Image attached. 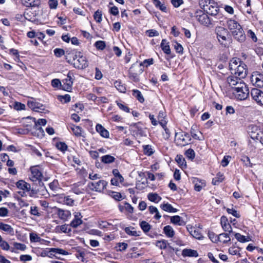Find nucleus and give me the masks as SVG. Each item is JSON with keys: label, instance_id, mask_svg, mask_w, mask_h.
I'll return each instance as SVG.
<instances>
[{"label": "nucleus", "instance_id": "f257e3e1", "mask_svg": "<svg viewBox=\"0 0 263 263\" xmlns=\"http://www.w3.org/2000/svg\"><path fill=\"white\" fill-rule=\"evenodd\" d=\"M227 26L232 35L238 41H245L246 35L241 25L235 20L230 19L227 21Z\"/></svg>", "mask_w": 263, "mask_h": 263}, {"label": "nucleus", "instance_id": "f03ea898", "mask_svg": "<svg viewBox=\"0 0 263 263\" xmlns=\"http://www.w3.org/2000/svg\"><path fill=\"white\" fill-rule=\"evenodd\" d=\"M199 5L201 9L208 14L216 16L220 18L221 14L219 13V7L217 4L213 0H199Z\"/></svg>", "mask_w": 263, "mask_h": 263}, {"label": "nucleus", "instance_id": "7ed1b4c3", "mask_svg": "<svg viewBox=\"0 0 263 263\" xmlns=\"http://www.w3.org/2000/svg\"><path fill=\"white\" fill-rule=\"evenodd\" d=\"M229 67L232 73L242 79L247 76L246 65L241 63L239 59L233 58L230 62Z\"/></svg>", "mask_w": 263, "mask_h": 263}, {"label": "nucleus", "instance_id": "20e7f679", "mask_svg": "<svg viewBox=\"0 0 263 263\" xmlns=\"http://www.w3.org/2000/svg\"><path fill=\"white\" fill-rule=\"evenodd\" d=\"M20 123V127L17 128V133L21 134H26L32 129V127L37 126L35 119L29 117L23 118Z\"/></svg>", "mask_w": 263, "mask_h": 263}, {"label": "nucleus", "instance_id": "39448f33", "mask_svg": "<svg viewBox=\"0 0 263 263\" xmlns=\"http://www.w3.org/2000/svg\"><path fill=\"white\" fill-rule=\"evenodd\" d=\"M233 93L237 99L243 100L249 96V90L245 83L239 84V86L234 88Z\"/></svg>", "mask_w": 263, "mask_h": 263}, {"label": "nucleus", "instance_id": "423d86ee", "mask_svg": "<svg viewBox=\"0 0 263 263\" xmlns=\"http://www.w3.org/2000/svg\"><path fill=\"white\" fill-rule=\"evenodd\" d=\"M248 132L253 140H258L263 145V130L256 125L251 124L248 127Z\"/></svg>", "mask_w": 263, "mask_h": 263}, {"label": "nucleus", "instance_id": "0eeeda50", "mask_svg": "<svg viewBox=\"0 0 263 263\" xmlns=\"http://www.w3.org/2000/svg\"><path fill=\"white\" fill-rule=\"evenodd\" d=\"M143 72V68L138 63L132 65L128 71V77L130 80L135 82L140 81V75Z\"/></svg>", "mask_w": 263, "mask_h": 263}, {"label": "nucleus", "instance_id": "6e6552de", "mask_svg": "<svg viewBox=\"0 0 263 263\" xmlns=\"http://www.w3.org/2000/svg\"><path fill=\"white\" fill-rule=\"evenodd\" d=\"M215 31L219 42L224 47L227 46L229 43L228 30L224 28L218 27L216 28Z\"/></svg>", "mask_w": 263, "mask_h": 263}, {"label": "nucleus", "instance_id": "1a4fd4ad", "mask_svg": "<svg viewBox=\"0 0 263 263\" xmlns=\"http://www.w3.org/2000/svg\"><path fill=\"white\" fill-rule=\"evenodd\" d=\"M191 139L190 135L186 132L180 131L175 134V141L178 146H184L188 144Z\"/></svg>", "mask_w": 263, "mask_h": 263}, {"label": "nucleus", "instance_id": "9d476101", "mask_svg": "<svg viewBox=\"0 0 263 263\" xmlns=\"http://www.w3.org/2000/svg\"><path fill=\"white\" fill-rule=\"evenodd\" d=\"M194 17L198 22L205 26L211 25V21L208 15L200 9H197L195 12Z\"/></svg>", "mask_w": 263, "mask_h": 263}, {"label": "nucleus", "instance_id": "9b49d317", "mask_svg": "<svg viewBox=\"0 0 263 263\" xmlns=\"http://www.w3.org/2000/svg\"><path fill=\"white\" fill-rule=\"evenodd\" d=\"M251 96L256 103L260 106H263V91L257 88L251 90Z\"/></svg>", "mask_w": 263, "mask_h": 263}, {"label": "nucleus", "instance_id": "f8f14e48", "mask_svg": "<svg viewBox=\"0 0 263 263\" xmlns=\"http://www.w3.org/2000/svg\"><path fill=\"white\" fill-rule=\"evenodd\" d=\"M73 75L71 72H69L67 77L62 80L61 87L65 91H70L73 83Z\"/></svg>", "mask_w": 263, "mask_h": 263}, {"label": "nucleus", "instance_id": "ddd939ff", "mask_svg": "<svg viewBox=\"0 0 263 263\" xmlns=\"http://www.w3.org/2000/svg\"><path fill=\"white\" fill-rule=\"evenodd\" d=\"M31 189V185L30 184L27 183L23 180H19L17 181V195H20L22 197H24L27 195V192H29Z\"/></svg>", "mask_w": 263, "mask_h": 263}, {"label": "nucleus", "instance_id": "4468645a", "mask_svg": "<svg viewBox=\"0 0 263 263\" xmlns=\"http://www.w3.org/2000/svg\"><path fill=\"white\" fill-rule=\"evenodd\" d=\"M31 175H30V179L34 182L36 181H41L43 177V174L39 168V166H33L30 167Z\"/></svg>", "mask_w": 263, "mask_h": 263}, {"label": "nucleus", "instance_id": "2eb2a0df", "mask_svg": "<svg viewBox=\"0 0 263 263\" xmlns=\"http://www.w3.org/2000/svg\"><path fill=\"white\" fill-rule=\"evenodd\" d=\"M251 82L253 85L263 87V74L258 71L253 72L251 77Z\"/></svg>", "mask_w": 263, "mask_h": 263}, {"label": "nucleus", "instance_id": "dca6fc26", "mask_svg": "<svg viewBox=\"0 0 263 263\" xmlns=\"http://www.w3.org/2000/svg\"><path fill=\"white\" fill-rule=\"evenodd\" d=\"M107 182L105 180H99L96 182H91L88 184L89 189L96 192H102L106 187Z\"/></svg>", "mask_w": 263, "mask_h": 263}, {"label": "nucleus", "instance_id": "f3484780", "mask_svg": "<svg viewBox=\"0 0 263 263\" xmlns=\"http://www.w3.org/2000/svg\"><path fill=\"white\" fill-rule=\"evenodd\" d=\"M28 105L30 108L36 112H42L45 110V106L35 101H29Z\"/></svg>", "mask_w": 263, "mask_h": 263}, {"label": "nucleus", "instance_id": "a211bd4d", "mask_svg": "<svg viewBox=\"0 0 263 263\" xmlns=\"http://www.w3.org/2000/svg\"><path fill=\"white\" fill-rule=\"evenodd\" d=\"M58 202L68 206H73L74 200L70 196H66L64 194L59 195L58 197Z\"/></svg>", "mask_w": 263, "mask_h": 263}, {"label": "nucleus", "instance_id": "6ab92c4d", "mask_svg": "<svg viewBox=\"0 0 263 263\" xmlns=\"http://www.w3.org/2000/svg\"><path fill=\"white\" fill-rule=\"evenodd\" d=\"M238 77L236 76H231L227 78V82L233 90L235 87L239 86V84L243 83L241 78Z\"/></svg>", "mask_w": 263, "mask_h": 263}, {"label": "nucleus", "instance_id": "aec40b11", "mask_svg": "<svg viewBox=\"0 0 263 263\" xmlns=\"http://www.w3.org/2000/svg\"><path fill=\"white\" fill-rule=\"evenodd\" d=\"M188 231L190 233V234L194 237V238L198 239H201L203 238L202 234L201 233V230L197 228L193 227L190 226H188L186 227Z\"/></svg>", "mask_w": 263, "mask_h": 263}, {"label": "nucleus", "instance_id": "412c9836", "mask_svg": "<svg viewBox=\"0 0 263 263\" xmlns=\"http://www.w3.org/2000/svg\"><path fill=\"white\" fill-rule=\"evenodd\" d=\"M57 214L61 219L64 221L68 220L71 216V213L70 211L64 210L61 209L58 210Z\"/></svg>", "mask_w": 263, "mask_h": 263}, {"label": "nucleus", "instance_id": "4be33fe9", "mask_svg": "<svg viewBox=\"0 0 263 263\" xmlns=\"http://www.w3.org/2000/svg\"><path fill=\"white\" fill-rule=\"evenodd\" d=\"M74 64L79 69H84L88 66L86 58L83 56H79Z\"/></svg>", "mask_w": 263, "mask_h": 263}, {"label": "nucleus", "instance_id": "5701e85b", "mask_svg": "<svg viewBox=\"0 0 263 263\" xmlns=\"http://www.w3.org/2000/svg\"><path fill=\"white\" fill-rule=\"evenodd\" d=\"M171 223L178 226H183L185 225V222L179 215L171 216L170 218Z\"/></svg>", "mask_w": 263, "mask_h": 263}, {"label": "nucleus", "instance_id": "b1692460", "mask_svg": "<svg viewBox=\"0 0 263 263\" xmlns=\"http://www.w3.org/2000/svg\"><path fill=\"white\" fill-rule=\"evenodd\" d=\"M96 131L103 138H108L109 137L108 131L101 124H97L96 126Z\"/></svg>", "mask_w": 263, "mask_h": 263}, {"label": "nucleus", "instance_id": "393cba45", "mask_svg": "<svg viewBox=\"0 0 263 263\" xmlns=\"http://www.w3.org/2000/svg\"><path fill=\"white\" fill-rule=\"evenodd\" d=\"M193 182L194 183V188L197 192L200 191L203 187L205 186V182L204 180H199L197 178H193Z\"/></svg>", "mask_w": 263, "mask_h": 263}, {"label": "nucleus", "instance_id": "a878e982", "mask_svg": "<svg viewBox=\"0 0 263 263\" xmlns=\"http://www.w3.org/2000/svg\"><path fill=\"white\" fill-rule=\"evenodd\" d=\"M221 224L222 228L225 231L229 232L231 233L232 232V229L230 225V224L228 222V219L226 217L222 216L221 217Z\"/></svg>", "mask_w": 263, "mask_h": 263}, {"label": "nucleus", "instance_id": "bb28decb", "mask_svg": "<svg viewBox=\"0 0 263 263\" xmlns=\"http://www.w3.org/2000/svg\"><path fill=\"white\" fill-rule=\"evenodd\" d=\"M21 3L28 7H35L40 4V0H21Z\"/></svg>", "mask_w": 263, "mask_h": 263}, {"label": "nucleus", "instance_id": "cd10ccee", "mask_svg": "<svg viewBox=\"0 0 263 263\" xmlns=\"http://www.w3.org/2000/svg\"><path fill=\"white\" fill-rule=\"evenodd\" d=\"M46 120L44 119H39L37 122L36 123V124L37 126H34V128L36 129L37 131H39V134L37 135V136H42L44 134V132L43 129V128L40 126V125H45L46 124Z\"/></svg>", "mask_w": 263, "mask_h": 263}, {"label": "nucleus", "instance_id": "c85d7f7f", "mask_svg": "<svg viewBox=\"0 0 263 263\" xmlns=\"http://www.w3.org/2000/svg\"><path fill=\"white\" fill-rule=\"evenodd\" d=\"M182 255L183 257H195L198 256V253L196 250L191 249H185L182 252Z\"/></svg>", "mask_w": 263, "mask_h": 263}, {"label": "nucleus", "instance_id": "c756f323", "mask_svg": "<svg viewBox=\"0 0 263 263\" xmlns=\"http://www.w3.org/2000/svg\"><path fill=\"white\" fill-rule=\"evenodd\" d=\"M163 232L168 238L173 237L175 233L173 227L170 225L165 226L163 229Z\"/></svg>", "mask_w": 263, "mask_h": 263}, {"label": "nucleus", "instance_id": "7c9ffc66", "mask_svg": "<svg viewBox=\"0 0 263 263\" xmlns=\"http://www.w3.org/2000/svg\"><path fill=\"white\" fill-rule=\"evenodd\" d=\"M55 232L56 233H69L71 232V229L69 225L65 224L62 226H58L55 228Z\"/></svg>", "mask_w": 263, "mask_h": 263}, {"label": "nucleus", "instance_id": "2f4dec72", "mask_svg": "<svg viewBox=\"0 0 263 263\" xmlns=\"http://www.w3.org/2000/svg\"><path fill=\"white\" fill-rule=\"evenodd\" d=\"M160 207L163 210L170 213H176L178 211L177 209L173 208L172 205L168 203L162 204Z\"/></svg>", "mask_w": 263, "mask_h": 263}, {"label": "nucleus", "instance_id": "473e14b6", "mask_svg": "<svg viewBox=\"0 0 263 263\" xmlns=\"http://www.w3.org/2000/svg\"><path fill=\"white\" fill-rule=\"evenodd\" d=\"M148 199L155 203H158L161 200V197L157 193H149L147 195Z\"/></svg>", "mask_w": 263, "mask_h": 263}, {"label": "nucleus", "instance_id": "72a5a7b5", "mask_svg": "<svg viewBox=\"0 0 263 263\" xmlns=\"http://www.w3.org/2000/svg\"><path fill=\"white\" fill-rule=\"evenodd\" d=\"M161 47L165 53L167 54H170L171 53L170 45H168V43L166 41V40L163 39L162 40L161 43Z\"/></svg>", "mask_w": 263, "mask_h": 263}, {"label": "nucleus", "instance_id": "f704fd0d", "mask_svg": "<svg viewBox=\"0 0 263 263\" xmlns=\"http://www.w3.org/2000/svg\"><path fill=\"white\" fill-rule=\"evenodd\" d=\"M124 182V178L122 176H118V177H114L111 179V184L115 186H119Z\"/></svg>", "mask_w": 263, "mask_h": 263}, {"label": "nucleus", "instance_id": "c9c22d12", "mask_svg": "<svg viewBox=\"0 0 263 263\" xmlns=\"http://www.w3.org/2000/svg\"><path fill=\"white\" fill-rule=\"evenodd\" d=\"M176 162L182 168H184L186 167V164L185 159L181 155H177L175 159Z\"/></svg>", "mask_w": 263, "mask_h": 263}, {"label": "nucleus", "instance_id": "e433bc0d", "mask_svg": "<svg viewBox=\"0 0 263 263\" xmlns=\"http://www.w3.org/2000/svg\"><path fill=\"white\" fill-rule=\"evenodd\" d=\"M115 158L110 155H106L101 157V162L105 164H109L115 161Z\"/></svg>", "mask_w": 263, "mask_h": 263}, {"label": "nucleus", "instance_id": "4c0bfd02", "mask_svg": "<svg viewBox=\"0 0 263 263\" xmlns=\"http://www.w3.org/2000/svg\"><path fill=\"white\" fill-rule=\"evenodd\" d=\"M49 253L51 255H52V253H58L63 255H67L68 254V252L60 248H50L49 249Z\"/></svg>", "mask_w": 263, "mask_h": 263}, {"label": "nucleus", "instance_id": "58836bf2", "mask_svg": "<svg viewBox=\"0 0 263 263\" xmlns=\"http://www.w3.org/2000/svg\"><path fill=\"white\" fill-rule=\"evenodd\" d=\"M133 93L132 95L134 97H135L141 103H142L144 101V99L141 93V92L137 90V89H134L133 90Z\"/></svg>", "mask_w": 263, "mask_h": 263}, {"label": "nucleus", "instance_id": "ea45409f", "mask_svg": "<svg viewBox=\"0 0 263 263\" xmlns=\"http://www.w3.org/2000/svg\"><path fill=\"white\" fill-rule=\"evenodd\" d=\"M240 248L235 246H233L229 249V254L232 255H238L240 256Z\"/></svg>", "mask_w": 263, "mask_h": 263}, {"label": "nucleus", "instance_id": "a19ab883", "mask_svg": "<svg viewBox=\"0 0 263 263\" xmlns=\"http://www.w3.org/2000/svg\"><path fill=\"white\" fill-rule=\"evenodd\" d=\"M165 114L163 111H160L159 113L158 119L159 120V124L162 126H164L165 124H166L167 122L165 120Z\"/></svg>", "mask_w": 263, "mask_h": 263}, {"label": "nucleus", "instance_id": "79ce46f5", "mask_svg": "<svg viewBox=\"0 0 263 263\" xmlns=\"http://www.w3.org/2000/svg\"><path fill=\"white\" fill-rule=\"evenodd\" d=\"M224 179V175L222 173H218L216 177L213 179L212 183L214 185H216L220 182H221Z\"/></svg>", "mask_w": 263, "mask_h": 263}, {"label": "nucleus", "instance_id": "37998d69", "mask_svg": "<svg viewBox=\"0 0 263 263\" xmlns=\"http://www.w3.org/2000/svg\"><path fill=\"white\" fill-rule=\"evenodd\" d=\"M218 241L223 243H227L230 241V238L229 235L227 233H221L218 235Z\"/></svg>", "mask_w": 263, "mask_h": 263}, {"label": "nucleus", "instance_id": "c03bdc74", "mask_svg": "<svg viewBox=\"0 0 263 263\" xmlns=\"http://www.w3.org/2000/svg\"><path fill=\"white\" fill-rule=\"evenodd\" d=\"M119 208L121 212L125 210L129 213H133L134 211L133 207L127 202H125L124 206H120Z\"/></svg>", "mask_w": 263, "mask_h": 263}, {"label": "nucleus", "instance_id": "a18cd8bd", "mask_svg": "<svg viewBox=\"0 0 263 263\" xmlns=\"http://www.w3.org/2000/svg\"><path fill=\"white\" fill-rule=\"evenodd\" d=\"M115 87L121 92H125L126 88L125 86L120 81H116L114 83Z\"/></svg>", "mask_w": 263, "mask_h": 263}, {"label": "nucleus", "instance_id": "49530a36", "mask_svg": "<svg viewBox=\"0 0 263 263\" xmlns=\"http://www.w3.org/2000/svg\"><path fill=\"white\" fill-rule=\"evenodd\" d=\"M82 222L83 221L82 219L74 217L73 219L71 221L70 226L73 228H76L81 225Z\"/></svg>", "mask_w": 263, "mask_h": 263}, {"label": "nucleus", "instance_id": "de8ad7c7", "mask_svg": "<svg viewBox=\"0 0 263 263\" xmlns=\"http://www.w3.org/2000/svg\"><path fill=\"white\" fill-rule=\"evenodd\" d=\"M116 103L120 109L126 112H129L130 109L125 103L119 102L118 101H116Z\"/></svg>", "mask_w": 263, "mask_h": 263}, {"label": "nucleus", "instance_id": "09e8293b", "mask_svg": "<svg viewBox=\"0 0 263 263\" xmlns=\"http://www.w3.org/2000/svg\"><path fill=\"white\" fill-rule=\"evenodd\" d=\"M156 246L161 249H165L167 248V241L165 239L157 241Z\"/></svg>", "mask_w": 263, "mask_h": 263}, {"label": "nucleus", "instance_id": "8fccbe9b", "mask_svg": "<svg viewBox=\"0 0 263 263\" xmlns=\"http://www.w3.org/2000/svg\"><path fill=\"white\" fill-rule=\"evenodd\" d=\"M125 232L127 234L130 236H137L139 235L133 227H130L125 228Z\"/></svg>", "mask_w": 263, "mask_h": 263}, {"label": "nucleus", "instance_id": "3c124183", "mask_svg": "<svg viewBox=\"0 0 263 263\" xmlns=\"http://www.w3.org/2000/svg\"><path fill=\"white\" fill-rule=\"evenodd\" d=\"M29 208H24L23 209H18L17 208V212H18L20 218L26 217L27 215V214L29 212Z\"/></svg>", "mask_w": 263, "mask_h": 263}, {"label": "nucleus", "instance_id": "603ef678", "mask_svg": "<svg viewBox=\"0 0 263 263\" xmlns=\"http://www.w3.org/2000/svg\"><path fill=\"white\" fill-rule=\"evenodd\" d=\"M17 205H19L20 208L18 209H23L24 208H29V203L27 201L23 199L18 198L17 196Z\"/></svg>", "mask_w": 263, "mask_h": 263}, {"label": "nucleus", "instance_id": "864d4df0", "mask_svg": "<svg viewBox=\"0 0 263 263\" xmlns=\"http://www.w3.org/2000/svg\"><path fill=\"white\" fill-rule=\"evenodd\" d=\"M235 237L238 241L241 242H248L250 240V238L249 237H246L243 235H241L239 233H235Z\"/></svg>", "mask_w": 263, "mask_h": 263}, {"label": "nucleus", "instance_id": "5fc2aeb1", "mask_svg": "<svg viewBox=\"0 0 263 263\" xmlns=\"http://www.w3.org/2000/svg\"><path fill=\"white\" fill-rule=\"evenodd\" d=\"M140 227L144 232H148L151 229L150 224L145 221H142L140 224Z\"/></svg>", "mask_w": 263, "mask_h": 263}, {"label": "nucleus", "instance_id": "6e6d98bb", "mask_svg": "<svg viewBox=\"0 0 263 263\" xmlns=\"http://www.w3.org/2000/svg\"><path fill=\"white\" fill-rule=\"evenodd\" d=\"M74 51H69L66 50L65 51V57L66 60H67L68 62H70L71 60V58H73V59L74 60Z\"/></svg>", "mask_w": 263, "mask_h": 263}, {"label": "nucleus", "instance_id": "4d7b16f0", "mask_svg": "<svg viewBox=\"0 0 263 263\" xmlns=\"http://www.w3.org/2000/svg\"><path fill=\"white\" fill-rule=\"evenodd\" d=\"M30 240L31 242H40L41 240L40 237L35 233H30Z\"/></svg>", "mask_w": 263, "mask_h": 263}, {"label": "nucleus", "instance_id": "13d9d810", "mask_svg": "<svg viewBox=\"0 0 263 263\" xmlns=\"http://www.w3.org/2000/svg\"><path fill=\"white\" fill-rule=\"evenodd\" d=\"M71 129L76 136H81L82 135V128L78 126H73L71 127Z\"/></svg>", "mask_w": 263, "mask_h": 263}, {"label": "nucleus", "instance_id": "bf43d9fd", "mask_svg": "<svg viewBox=\"0 0 263 263\" xmlns=\"http://www.w3.org/2000/svg\"><path fill=\"white\" fill-rule=\"evenodd\" d=\"M154 63V59L153 58L148 59L144 60L142 62L138 64V65H140L141 67L143 68V66L148 67Z\"/></svg>", "mask_w": 263, "mask_h": 263}, {"label": "nucleus", "instance_id": "052dcab7", "mask_svg": "<svg viewBox=\"0 0 263 263\" xmlns=\"http://www.w3.org/2000/svg\"><path fill=\"white\" fill-rule=\"evenodd\" d=\"M95 46L98 50H102L106 47V44L104 41H98L95 43Z\"/></svg>", "mask_w": 263, "mask_h": 263}, {"label": "nucleus", "instance_id": "680f3d73", "mask_svg": "<svg viewBox=\"0 0 263 263\" xmlns=\"http://www.w3.org/2000/svg\"><path fill=\"white\" fill-rule=\"evenodd\" d=\"M144 153L148 156H151L154 153L152 146L149 145L143 146Z\"/></svg>", "mask_w": 263, "mask_h": 263}, {"label": "nucleus", "instance_id": "e2e57ef3", "mask_svg": "<svg viewBox=\"0 0 263 263\" xmlns=\"http://www.w3.org/2000/svg\"><path fill=\"white\" fill-rule=\"evenodd\" d=\"M0 229L10 233L13 232V229L10 226L3 223H2Z\"/></svg>", "mask_w": 263, "mask_h": 263}, {"label": "nucleus", "instance_id": "0e129e2a", "mask_svg": "<svg viewBox=\"0 0 263 263\" xmlns=\"http://www.w3.org/2000/svg\"><path fill=\"white\" fill-rule=\"evenodd\" d=\"M259 143L254 140L253 141H249L248 144L249 149L252 152H254Z\"/></svg>", "mask_w": 263, "mask_h": 263}, {"label": "nucleus", "instance_id": "69168bd1", "mask_svg": "<svg viewBox=\"0 0 263 263\" xmlns=\"http://www.w3.org/2000/svg\"><path fill=\"white\" fill-rule=\"evenodd\" d=\"M56 147L58 149L62 152H65L67 148V145L65 143L62 142H58L56 144Z\"/></svg>", "mask_w": 263, "mask_h": 263}, {"label": "nucleus", "instance_id": "338daca9", "mask_svg": "<svg viewBox=\"0 0 263 263\" xmlns=\"http://www.w3.org/2000/svg\"><path fill=\"white\" fill-rule=\"evenodd\" d=\"M102 12L99 10H97L95 13L93 17L97 23H100L102 21Z\"/></svg>", "mask_w": 263, "mask_h": 263}, {"label": "nucleus", "instance_id": "774afa93", "mask_svg": "<svg viewBox=\"0 0 263 263\" xmlns=\"http://www.w3.org/2000/svg\"><path fill=\"white\" fill-rule=\"evenodd\" d=\"M186 157L190 159H193L195 158V154L193 149H188L185 153Z\"/></svg>", "mask_w": 263, "mask_h": 263}]
</instances>
